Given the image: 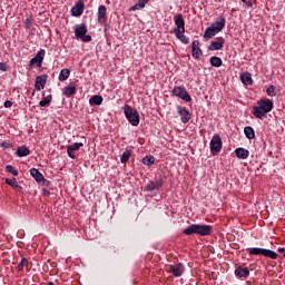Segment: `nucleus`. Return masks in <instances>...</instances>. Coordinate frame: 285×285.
<instances>
[{"mask_svg": "<svg viewBox=\"0 0 285 285\" xmlns=\"http://www.w3.org/2000/svg\"><path fill=\"white\" fill-rule=\"evenodd\" d=\"M183 234L188 236L200 235V237H206L208 235H213V226L191 224L183 230Z\"/></svg>", "mask_w": 285, "mask_h": 285, "instance_id": "f257e3e1", "label": "nucleus"}, {"mask_svg": "<svg viewBox=\"0 0 285 285\" xmlns=\"http://www.w3.org/2000/svg\"><path fill=\"white\" fill-rule=\"evenodd\" d=\"M246 252L250 257H253V255L256 257H266L267 259H277V257H279L277 252L262 247H249Z\"/></svg>", "mask_w": 285, "mask_h": 285, "instance_id": "f03ea898", "label": "nucleus"}, {"mask_svg": "<svg viewBox=\"0 0 285 285\" xmlns=\"http://www.w3.org/2000/svg\"><path fill=\"white\" fill-rule=\"evenodd\" d=\"M122 110L129 124H131L132 126L139 125L140 118H139V111L137 109H134L132 107H130V105H125L122 107Z\"/></svg>", "mask_w": 285, "mask_h": 285, "instance_id": "7ed1b4c3", "label": "nucleus"}, {"mask_svg": "<svg viewBox=\"0 0 285 285\" xmlns=\"http://www.w3.org/2000/svg\"><path fill=\"white\" fill-rule=\"evenodd\" d=\"M87 33H88V26H86V23L75 26L76 38L81 39V41H85V43H90V41H92V36Z\"/></svg>", "mask_w": 285, "mask_h": 285, "instance_id": "20e7f679", "label": "nucleus"}, {"mask_svg": "<svg viewBox=\"0 0 285 285\" xmlns=\"http://www.w3.org/2000/svg\"><path fill=\"white\" fill-rule=\"evenodd\" d=\"M223 146H224V142L222 141V136H219L218 134H215L209 142L212 155H219V153H222Z\"/></svg>", "mask_w": 285, "mask_h": 285, "instance_id": "39448f33", "label": "nucleus"}, {"mask_svg": "<svg viewBox=\"0 0 285 285\" xmlns=\"http://www.w3.org/2000/svg\"><path fill=\"white\" fill-rule=\"evenodd\" d=\"M171 92L174 97H178L179 99H181L183 101H186L187 104H189V101H193V97H190V94H188L185 87L176 86L174 87Z\"/></svg>", "mask_w": 285, "mask_h": 285, "instance_id": "423d86ee", "label": "nucleus"}, {"mask_svg": "<svg viewBox=\"0 0 285 285\" xmlns=\"http://www.w3.org/2000/svg\"><path fill=\"white\" fill-rule=\"evenodd\" d=\"M174 23L176 26V28H174V33L186 32V20H184V16L181 13H178L174 18Z\"/></svg>", "mask_w": 285, "mask_h": 285, "instance_id": "0eeeda50", "label": "nucleus"}, {"mask_svg": "<svg viewBox=\"0 0 285 285\" xmlns=\"http://www.w3.org/2000/svg\"><path fill=\"white\" fill-rule=\"evenodd\" d=\"M164 186V180L163 179H155L149 181L145 188L144 191L145 193H155V190H159L160 188H163Z\"/></svg>", "mask_w": 285, "mask_h": 285, "instance_id": "6e6552de", "label": "nucleus"}, {"mask_svg": "<svg viewBox=\"0 0 285 285\" xmlns=\"http://www.w3.org/2000/svg\"><path fill=\"white\" fill-rule=\"evenodd\" d=\"M176 110L178 115L180 116L181 124H188L190 121V111L186 107L177 106Z\"/></svg>", "mask_w": 285, "mask_h": 285, "instance_id": "1a4fd4ad", "label": "nucleus"}, {"mask_svg": "<svg viewBox=\"0 0 285 285\" xmlns=\"http://www.w3.org/2000/svg\"><path fill=\"white\" fill-rule=\"evenodd\" d=\"M80 148H83V142H75L72 145L67 146V155L70 159H77L75 153L79 151Z\"/></svg>", "mask_w": 285, "mask_h": 285, "instance_id": "9d476101", "label": "nucleus"}, {"mask_svg": "<svg viewBox=\"0 0 285 285\" xmlns=\"http://www.w3.org/2000/svg\"><path fill=\"white\" fill-rule=\"evenodd\" d=\"M46 83H48V75L37 76L35 82V90L40 92V90H43V88H46Z\"/></svg>", "mask_w": 285, "mask_h": 285, "instance_id": "9b49d317", "label": "nucleus"}, {"mask_svg": "<svg viewBox=\"0 0 285 285\" xmlns=\"http://www.w3.org/2000/svg\"><path fill=\"white\" fill-rule=\"evenodd\" d=\"M43 57H46V50L41 49L38 51L35 58L29 61V66H37V68H41V63H43Z\"/></svg>", "mask_w": 285, "mask_h": 285, "instance_id": "f8f14e48", "label": "nucleus"}, {"mask_svg": "<svg viewBox=\"0 0 285 285\" xmlns=\"http://www.w3.org/2000/svg\"><path fill=\"white\" fill-rule=\"evenodd\" d=\"M168 272L174 275V277H181L184 275V264L178 263L176 265H169Z\"/></svg>", "mask_w": 285, "mask_h": 285, "instance_id": "ddd939ff", "label": "nucleus"}, {"mask_svg": "<svg viewBox=\"0 0 285 285\" xmlns=\"http://www.w3.org/2000/svg\"><path fill=\"white\" fill-rule=\"evenodd\" d=\"M108 22V9L106 6L101 4L98 8V23H107Z\"/></svg>", "mask_w": 285, "mask_h": 285, "instance_id": "4468645a", "label": "nucleus"}, {"mask_svg": "<svg viewBox=\"0 0 285 285\" xmlns=\"http://www.w3.org/2000/svg\"><path fill=\"white\" fill-rule=\"evenodd\" d=\"M257 104L261 110H263L267 115L268 112H271V110H273V100L271 99H261Z\"/></svg>", "mask_w": 285, "mask_h": 285, "instance_id": "2eb2a0df", "label": "nucleus"}, {"mask_svg": "<svg viewBox=\"0 0 285 285\" xmlns=\"http://www.w3.org/2000/svg\"><path fill=\"white\" fill-rule=\"evenodd\" d=\"M83 1H78L72 8H71V16L72 17H81L83 14L85 10Z\"/></svg>", "mask_w": 285, "mask_h": 285, "instance_id": "dca6fc26", "label": "nucleus"}, {"mask_svg": "<svg viewBox=\"0 0 285 285\" xmlns=\"http://www.w3.org/2000/svg\"><path fill=\"white\" fill-rule=\"evenodd\" d=\"M224 43H226V40L223 37L217 38L216 41H212L208 46V50H222L224 48Z\"/></svg>", "mask_w": 285, "mask_h": 285, "instance_id": "f3484780", "label": "nucleus"}, {"mask_svg": "<svg viewBox=\"0 0 285 285\" xmlns=\"http://www.w3.org/2000/svg\"><path fill=\"white\" fill-rule=\"evenodd\" d=\"M202 55V48H199V40H194L191 43V56L194 59H199Z\"/></svg>", "mask_w": 285, "mask_h": 285, "instance_id": "a211bd4d", "label": "nucleus"}, {"mask_svg": "<svg viewBox=\"0 0 285 285\" xmlns=\"http://www.w3.org/2000/svg\"><path fill=\"white\" fill-rule=\"evenodd\" d=\"M62 95H65V97H73V95H77V87L75 83L70 82L67 87H65Z\"/></svg>", "mask_w": 285, "mask_h": 285, "instance_id": "6ab92c4d", "label": "nucleus"}, {"mask_svg": "<svg viewBox=\"0 0 285 285\" xmlns=\"http://www.w3.org/2000/svg\"><path fill=\"white\" fill-rule=\"evenodd\" d=\"M234 275H236L238 278H246L248 277V275H250V271L248 269V267L238 266L236 267Z\"/></svg>", "mask_w": 285, "mask_h": 285, "instance_id": "aec40b11", "label": "nucleus"}, {"mask_svg": "<svg viewBox=\"0 0 285 285\" xmlns=\"http://www.w3.org/2000/svg\"><path fill=\"white\" fill-rule=\"evenodd\" d=\"M217 33H219L218 29L215 28V24H212L205 30L204 39H213Z\"/></svg>", "mask_w": 285, "mask_h": 285, "instance_id": "412c9836", "label": "nucleus"}, {"mask_svg": "<svg viewBox=\"0 0 285 285\" xmlns=\"http://www.w3.org/2000/svg\"><path fill=\"white\" fill-rule=\"evenodd\" d=\"M235 155L238 159H248L250 151H248V149L238 147L235 149Z\"/></svg>", "mask_w": 285, "mask_h": 285, "instance_id": "4be33fe9", "label": "nucleus"}, {"mask_svg": "<svg viewBox=\"0 0 285 285\" xmlns=\"http://www.w3.org/2000/svg\"><path fill=\"white\" fill-rule=\"evenodd\" d=\"M239 79L244 86H253V77L250 76V72L240 73Z\"/></svg>", "mask_w": 285, "mask_h": 285, "instance_id": "5701e85b", "label": "nucleus"}, {"mask_svg": "<svg viewBox=\"0 0 285 285\" xmlns=\"http://www.w3.org/2000/svg\"><path fill=\"white\" fill-rule=\"evenodd\" d=\"M252 115L257 119H266V112L259 106H254L252 109Z\"/></svg>", "mask_w": 285, "mask_h": 285, "instance_id": "b1692460", "label": "nucleus"}, {"mask_svg": "<svg viewBox=\"0 0 285 285\" xmlns=\"http://www.w3.org/2000/svg\"><path fill=\"white\" fill-rule=\"evenodd\" d=\"M212 26H215V29L222 32L226 28V18L219 17Z\"/></svg>", "mask_w": 285, "mask_h": 285, "instance_id": "393cba45", "label": "nucleus"}, {"mask_svg": "<svg viewBox=\"0 0 285 285\" xmlns=\"http://www.w3.org/2000/svg\"><path fill=\"white\" fill-rule=\"evenodd\" d=\"M23 268H26L28 272H30L32 268V264H30V262H28V258H22L21 262L17 266V271H19V272L23 271Z\"/></svg>", "mask_w": 285, "mask_h": 285, "instance_id": "a878e982", "label": "nucleus"}, {"mask_svg": "<svg viewBox=\"0 0 285 285\" xmlns=\"http://www.w3.org/2000/svg\"><path fill=\"white\" fill-rule=\"evenodd\" d=\"M30 175H31V177H33V179L37 181V184H40L41 180L43 179V174H41L40 170L37 168H31Z\"/></svg>", "mask_w": 285, "mask_h": 285, "instance_id": "bb28decb", "label": "nucleus"}, {"mask_svg": "<svg viewBox=\"0 0 285 285\" xmlns=\"http://www.w3.org/2000/svg\"><path fill=\"white\" fill-rule=\"evenodd\" d=\"M14 155H17V157H28V155H30V149L26 146L18 147Z\"/></svg>", "mask_w": 285, "mask_h": 285, "instance_id": "cd10ccee", "label": "nucleus"}, {"mask_svg": "<svg viewBox=\"0 0 285 285\" xmlns=\"http://www.w3.org/2000/svg\"><path fill=\"white\" fill-rule=\"evenodd\" d=\"M186 31H178L175 35L176 39H178L179 41H181L185 46H188V43H190V40L188 39V37H186L184 33Z\"/></svg>", "mask_w": 285, "mask_h": 285, "instance_id": "c85d7f7f", "label": "nucleus"}, {"mask_svg": "<svg viewBox=\"0 0 285 285\" xmlns=\"http://www.w3.org/2000/svg\"><path fill=\"white\" fill-rule=\"evenodd\" d=\"M89 104L91 106H101V104H104V97L95 95L89 99Z\"/></svg>", "mask_w": 285, "mask_h": 285, "instance_id": "c756f323", "label": "nucleus"}, {"mask_svg": "<svg viewBox=\"0 0 285 285\" xmlns=\"http://www.w3.org/2000/svg\"><path fill=\"white\" fill-rule=\"evenodd\" d=\"M210 66H213L214 68H222V58L217 57V56H213L209 59Z\"/></svg>", "mask_w": 285, "mask_h": 285, "instance_id": "7c9ffc66", "label": "nucleus"}, {"mask_svg": "<svg viewBox=\"0 0 285 285\" xmlns=\"http://www.w3.org/2000/svg\"><path fill=\"white\" fill-rule=\"evenodd\" d=\"M244 135L247 139H255V129H253L250 126H247L244 128Z\"/></svg>", "mask_w": 285, "mask_h": 285, "instance_id": "2f4dec72", "label": "nucleus"}, {"mask_svg": "<svg viewBox=\"0 0 285 285\" xmlns=\"http://www.w3.org/2000/svg\"><path fill=\"white\" fill-rule=\"evenodd\" d=\"M131 155H132V151L130 149L125 150L120 156L121 164H128Z\"/></svg>", "mask_w": 285, "mask_h": 285, "instance_id": "473e14b6", "label": "nucleus"}, {"mask_svg": "<svg viewBox=\"0 0 285 285\" xmlns=\"http://www.w3.org/2000/svg\"><path fill=\"white\" fill-rule=\"evenodd\" d=\"M50 104H52V95H49V96L45 97L42 100H40L39 106L41 108H48V106H50Z\"/></svg>", "mask_w": 285, "mask_h": 285, "instance_id": "72a5a7b5", "label": "nucleus"}, {"mask_svg": "<svg viewBox=\"0 0 285 285\" xmlns=\"http://www.w3.org/2000/svg\"><path fill=\"white\" fill-rule=\"evenodd\" d=\"M70 77V69H62L59 73V81H68V78Z\"/></svg>", "mask_w": 285, "mask_h": 285, "instance_id": "f704fd0d", "label": "nucleus"}, {"mask_svg": "<svg viewBox=\"0 0 285 285\" xmlns=\"http://www.w3.org/2000/svg\"><path fill=\"white\" fill-rule=\"evenodd\" d=\"M6 170L10 173V175H13V177H19V170H17L12 165H7Z\"/></svg>", "mask_w": 285, "mask_h": 285, "instance_id": "c9c22d12", "label": "nucleus"}, {"mask_svg": "<svg viewBox=\"0 0 285 285\" xmlns=\"http://www.w3.org/2000/svg\"><path fill=\"white\" fill-rule=\"evenodd\" d=\"M142 164L145 166H153V164H155V158L154 156H146L142 158Z\"/></svg>", "mask_w": 285, "mask_h": 285, "instance_id": "e433bc0d", "label": "nucleus"}, {"mask_svg": "<svg viewBox=\"0 0 285 285\" xmlns=\"http://www.w3.org/2000/svg\"><path fill=\"white\" fill-rule=\"evenodd\" d=\"M276 90V87L275 86H269L267 89H266V92L268 95V97H276L277 96V92H275Z\"/></svg>", "mask_w": 285, "mask_h": 285, "instance_id": "4c0bfd02", "label": "nucleus"}, {"mask_svg": "<svg viewBox=\"0 0 285 285\" xmlns=\"http://www.w3.org/2000/svg\"><path fill=\"white\" fill-rule=\"evenodd\" d=\"M4 181H6V184H7L8 186H11V188H13L14 185L17 184V178H12V179L6 178Z\"/></svg>", "mask_w": 285, "mask_h": 285, "instance_id": "58836bf2", "label": "nucleus"}, {"mask_svg": "<svg viewBox=\"0 0 285 285\" xmlns=\"http://www.w3.org/2000/svg\"><path fill=\"white\" fill-rule=\"evenodd\" d=\"M136 10H144V7H141L139 2H137L129 9V12H135Z\"/></svg>", "mask_w": 285, "mask_h": 285, "instance_id": "ea45409f", "label": "nucleus"}, {"mask_svg": "<svg viewBox=\"0 0 285 285\" xmlns=\"http://www.w3.org/2000/svg\"><path fill=\"white\" fill-rule=\"evenodd\" d=\"M8 63H6V62H0V70L2 71V72H8Z\"/></svg>", "mask_w": 285, "mask_h": 285, "instance_id": "a19ab883", "label": "nucleus"}, {"mask_svg": "<svg viewBox=\"0 0 285 285\" xmlns=\"http://www.w3.org/2000/svg\"><path fill=\"white\" fill-rule=\"evenodd\" d=\"M38 184H40L41 186H50V180H48L45 177H42V179Z\"/></svg>", "mask_w": 285, "mask_h": 285, "instance_id": "79ce46f5", "label": "nucleus"}, {"mask_svg": "<svg viewBox=\"0 0 285 285\" xmlns=\"http://www.w3.org/2000/svg\"><path fill=\"white\" fill-rule=\"evenodd\" d=\"M150 0H138V4H140L142 8H146V3H148Z\"/></svg>", "mask_w": 285, "mask_h": 285, "instance_id": "37998d69", "label": "nucleus"}, {"mask_svg": "<svg viewBox=\"0 0 285 285\" xmlns=\"http://www.w3.org/2000/svg\"><path fill=\"white\" fill-rule=\"evenodd\" d=\"M3 106H4V108H12V101L6 100Z\"/></svg>", "mask_w": 285, "mask_h": 285, "instance_id": "c03bdc74", "label": "nucleus"}, {"mask_svg": "<svg viewBox=\"0 0 285 285\" xmlns=\"http://www.w3.org/2000/svg\"><path fill=\"white\" fill-rule=\"evenodd\" d=\"M243 3H246V6H248V8H253V1L250 0H242Z\"/></svg>", "mask_w": 285, "mask_h": 285, "instance_id": "a18cd8bd", "label": "nucleus"}, {"mask_svg": "<svg viewBox=\"0 0 285 285\" xmlns=\"http://www.w3.org/2000/svg\"><path fill=\"white\" fill-rule=\"evenodd\" d=\"M13 189L17 190L18 193H21V190H23V187H21L19 184H16Z\"/></svg>", "mask_w": 285, "mask_h": 285, "instance_id": "49530a36", "label": "nucleus"}, {"mask_svg": "<svg viewBox=\"0 0 285 285\" xmlns=\"http://www.w3.org/2000/svg\"><path fill=\"white\" fill-rule=\"evenodd\" d=\"M278 253H282V254H283V257H285V248H284V247H279V248H278Z\"/></svg>", "mask_w": 285, "mask_h": 285, "instance_id": "de8ad7c7", "label": "nucleus"}, {"mask_svg": "<svg viewBox=\"0 0 285 285\" xmlns=\"http://www.w3.org/2000/svg\"><path fill=\"white\" fill-rule=\"evenodd\" d=\"M42 193H43V195H45L46 197H48V196L50 195V191H48V189H43Z\"/></svg>", "mask_w": 285, "mask_h": 285, "instance_id": "09e8293b", "label": "nucleus"}, {"mask_svg": "<svg viewBox=\"0 0 285 285\" xmlns=\"http://www.w3.org/2000/svg\"><path fill=\"white\" fill-rule=\"evenodd\" d=\"M108 30H110V24L105 26V32H108Z\"/></svg>", "mask_w": 285, "mask_h": 285, "instance_id": "8fccbe9b", "label": "nucleus"}, {"mask_svg": "<svg viewBox=\"0 0 285 285\" xmlns=\"http://www.w3.org/2000/svg\"><path fill=\"white\" fill-rule=\"evenodd\" d=\"M48 285H55V283H52V282H49V283H48Z\"/></svg>", "mask_w": 285, "mask_h": 285, "instance_id": "3c124183", "label": "nucleus"}]
</instances>
